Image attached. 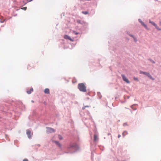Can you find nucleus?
Segmentation results:
<instances>
[{
    "mask_svg": "<svg viewBox=\"0 0 161 161\" xmlns=\"http://www.w3.org/2000/svg\"><path fill=\"white\" fill-rule=\"evenodd\" d=\"M71 41H73V40H72V39H71Z\"/></svg>",
    "mask_w": 161,
    "mask_h": 161,
    "instance_id": "nucleus-28",
    "label": "nucleus"
},
{
    "mask_svg": "<svg viewBox=\"0 0 161 161\" xmlns=\"http://www.w3.org/2000/svg\"><path fill=\"white\" fill-rule=\"evenodd\" d=\"M53 142L55 143L58 146L60 147L61 145L59 142L57 141H53Z\"/></svg>",
    "mask_w": 161,
    "mask_h": 161,
    "instance_id": "nucleus-9",
    "label": "nucleus"
},
{
    "mask_svg": "<svg viewBox=\"0 0 161 161\" xmlns=\"http://www.w3.org/2000/svg\"><path fill=\"white\" fill-rule=\"evenodd\" d=\"M134 79L135 80H138V78H137L134 77Z\"/></svg>",
    "mask_w": 161,
    "mask_h": 161,
    "instance_id": "nucleus-21",
    "label": "nucleus"
},
{
    "mask_svg": "<svg viewBox=\"0 0 161 161\" xmlns=\"http://www.w3.org/2000/svg\"><path fill=\"white\" fill-rule=\"evenodd\" d=\"M147 76H148L150 79L152 80H154V79L152 77V76L150 75L149 73V75H148Z\"/></svg>",
    "mask_w": 161,
    "mask_h": 161,
    "instance_id": "nucleus-14",
    "label": "nucleus"
},
{
    "mask_svg": "<svg viewBox=\"0 0 161 161\" xmlns=\"http://www.w3.org/2000/svg\"><path fill=\"white\" fill-rule=\"evenodd\" d=\"M120 135H118V137L119 138L120 137Z\"/></svg>",
    "mask_w": 161,
    "mask_h": 161,
    "instance_id": "nucleus-25",
    "label": "nucleus"
},
{
    "mask_svg": "<svg viewBox=\"0 0 161 161\" xmlns=\"http://www.w3.org/2000/svg\"><path fill=\"white\" fill-rule=\"evenodd\" d=\"M71 149L72 148H73V147L71 146Z\"/></svg>",
    "mask_w": 161,
    "mask_h": 161,
    "instance_id": "nucleus-27",
    "label": "nucleus"
},
{
    "mask_svg": "<svg viewBox=\"0 0 161 161\" xmlns=\"http://www.w3.org/2000/svg\"><path fill=\"white\" fill-rule=\"evenodd\" d=\"M44 92L45 94H49V90L48 88H46L44 90Z\"/></svg>",
    "mask_w": 161,
    "mask_h": 161,
    "instance_id": "nucleus-8",
    "label": "nucleus"
},
{
    "mask_svg": "<svg viewBox=\"0 0 161 161\" xmlns=\"http://www.w3.org/2000/svg\"><path fill=\"white\" fill-rule=\"evenodd\" d=\"M89 107V106H85L83 107L82 108V109H83V110H84V109H85L86 108V107Z\"/></svg>",
    "mask_w": 161,
    "mask_h": 161,
    "instance_id": "nucleus-17",
    "label": "nucleus"
},
{
    "mask_svg": "<svg viewBox=\"0 0 161 161\" xmlns=\"http://www.w3.org/2000/svg\"><path fill=\"white\" fill-rule=\"evenodd\" d=\"M64 38L65 39H68L69 40H70V38L69 36H68L67 35H65L64 37Z\"/></svg>",
    "mask_w": 161,
    "mask_h": 161,
    "instance_id": "nucleus-13",
    "label": "nucleus"
},
{
    "mask_svg": "<svg viewBox=\"0 0 161 161\" xmlns=\"http://www.w3.org/2000/svg\"><path fill=\"white\" fill-rule=\"evenodd\" d=\"M133 39H134V41L135 42H137V39H136V37H133Z\"/></svg>",
    "mask_w": 161,
    "mask_h": 161,
    "instance_id": "nucleus-19",
    "label": "nucleus"
},
{
    "mask_svg": "<svg viewBox=\"0 0 161 161\" xmlns=\"http://www.w3.org/2000/svg\"><path fill=\"white\" fill-rule=\"evenodd\" d=\"M149 22L150 23H151L153 25V26H154L155 28L158 30H161V29H159L158 28V26H157V25H156V24L154 22H152L151 20H149Z\"/></svg>",
    "mask_w": 161,
    "mask_h": 161,
    "instance_id": "nucleus-3",
    "label": "nucleus"
},
{
    "mask_svg": "<svg viewBox=\"0 0 161 161\" xmlns=\"http://www.w3.org/2000/svg\"><path fill=\"white\" fill-rule=\"evenodd\" d=\"M33 91V88H31L30 89L29 91H27V93L28 94H30Z\"/></svg>",
    "mask_w": 161,
    "mask_h": 161,
    "instance_id": "nucleus-11",
    "label": "nucleus"
},
{
    "mask_svg": "<svg viewBox=\"0 0 161 161\" xmlns=\"http://www.w3.org/2000/svg\"><path fill=\"white\" fill-rule=\"evenodd\" d=\"M31 131L30 130H27V132H26V134H27V135L28 136V137L29 138H30L31 137Z\"/></svg>",
    "mask_w": 161,
    "mask_h": 161,
    "instance_id": "nucleus-6",
    "label": "nucleus"
},
{
    "mask_svg": "<svg viewBox=\"0 0 161 161\" xmlns=\"http://www.w3.org/2000/svg\"><path fill=\"white\" fill-rule=\"evenodd\" d=\"M77 22L78 23L81 24L83 25H85L86 24L85 21L80 20H77Z\"/></svg>",
    "mask_w": 161,
    "mask_h": 161,
    "instance_id": "nucleus-5",
    "label": "nucleus"
},
{
    "mask_svg": "<svg viewBox=\"0 0 161 161\" xmlns=\"http://www.w3.org/2000/svg\"><path fill=\"white\" fill-rule=\"evenodd\" d=\"M130 35V36H131V37H133H133H134V36L132 35Z\"/></svg>",
    "mask_w": 161,
    "mask_h": 161,
    "instance_id": "nucleus-24",
    "label": "nucleus"
},
{
    "mask_svg": "<svg viewBox=\"0 0 161 161\" xmlns=\"http://www.w3.org/2000/svg\"><path fill=\"white\" fill-rule=\"evenodd\" d=\"M152 62L153 63H155V62L153 61H152Z\"/></svg>",
    "mask_w": 161,
    "mask_h": 161,
    "instance_id": "nucleus-26",
    "label": "nucleus"
},
{
    "mask_svg": "<svg viewBox=\"0 0 161 161\" xmlns=\"http://www.w3.org/2000/svg\"><path fill=\"white\" fill-rule=\"evenodd\" d=\"M58 138L60 140H62L63 139L62 136L60 135H58Z\"/></svg>",
    "mask_w": 161,
    "mask_h": 161,
    "instance_id": "nucleus-16",
    "label": "nucleus"
},
{
    "mask_svg": "<svg viewBox=\"0 0 161 161\" xmlns=\"http://www.w3.org/2000/svg\"><path fill=\"white\" fill-rule=\"evenodd\" d=\"M26 8H27L26 7H24V8H22V9H24V10H26Z\"/></svg>",
    "mask_w": 161,
    "mask_h": 161,
    "instance_id": "nucleus-22",
    "label": "nucleus"
},
{
    "mask_svg": "<svg viewBox=\"0 0 161 161\" xmlns=\"http://www.w3.org/2000/svg\"><path fill=\"white\" fill-rule=\"evenodd\" d=\"M140 73L143 74L147 76L148 75H149V73H148V72H143L142 71H140Z\"/></svg>",
    "mask_w": 161,
    "mask_h": 161,
    "instance_id": "nucleus-12",
    "label": "nucleus"
},
{
    "mask_svg": "<svg viewBox=\"0 0 161 161\" xmlns=\"http://www.w3.org/2000/svg\"><path fill=\"white\" fill-rule=\"evenodd\" d=\"M78 87L80 91L86 92V87L83 83H79L78 84Z\"/></svg>",
    "mask_w": 161,
    "mask_h": 161,
    "instance_id": "nucleus-1",
    "label": "nucleus"
},
{
    "mask_svg": "<svg viewBox=\"0 0 161 161\" xmlns=\"http://www.w3.org/2000/svg\"><path fill=\"white\" fill-rule=\"evenodd\" d=\"M82 13L85 14H88V12L87 11H82Z\"/></svg>",
    "mask_w": 161,
    "mask_h": 161,
    "instance_id": "nucleus-15",
    "label": "nucleus"
},
{
    "mask_svg": "<svg viewBox=\"0 0 161 161\" xmlns=\"http://www.w3.org/2000/svg\"><path fill=\"white\" fill-rule=\"evenodd\" d=\"M121 76L123 80L125 81L126 83H130V81L128 80V79L126 78V77L124 75L122 74Z\"/></svg>",
    "mask_w": 161,
    "mask_h": 161,
    "instance_id": "nucleus-2",
    "label": "nucleus"
},
{
    "mask_svg": "<svg viewBox=\"0 0 161 161\" xmlns=\"http://www.w3.org/2000/svg\"><path fill=\"white\" fill-rule=\"evenodd\" d=\"M31 67L30 65L29 64L27 65V68L28 69H31V68H30Z\"/></svg>",
    "mask_w": 161,
    "mask_h": 161,
    "instance_id": "nucleus-18",
    "label": "nucleus"
},
{
    "mask_svg": "<svg viewBox=\"0 0 161 161\" xmlns=\"http://www.w3.org/2000/svg\"><path fill=\"white\" fill-rule=\"evenodd\" d=\"M73 33L75 35H77L78 34V33L74 31L73 32Z\"/></svg>",
    "mask_w": 161,
    "mask_h": 161,
    "instance_id": "nucleus-20",
    "label": "nucleus"
},
{
    "mask_svg": "<svg viewBox=\"0 0 161 161\" xmlns=\"http://www.w3.org/2000/svg\"><path fill=\"white\" fill-rule=\"evenodd\" d=\"M23 161H28V160L27 159H24L23 160Z\"/></svg>",
    "mask_w": 161,
    "mask_h": 161,
    "instance_id": "nucleus-23",
    "label": "nucleus"
},
{
    "mask_svg": "<svg viewBox=\"0 0 161 161\" xmlns=\"http://www.w3.org/2000/svg\"><path fill=\"white\" fill-rule=\"evenodd\" d=\"M98 139L97 136L96 134H94V141H96Z\"/></svg>",
    "mask_w": 161,
    "mask_h": 161,
    "instance_id": "nucleus-10",
    "label": "nucleus"
},
{
    "mask_svg": "<svg viewBox=\"0 0 161 161\" xmlns=\"http://www.w3.org/2000/svg\"><path fill=\"white\" fill-rule=\"evenodd\" d=\"M47 131L48 133H52L55 132V130L51 128H48L47 129Z\"/></svg>",
    "mask_w": 161,
    "mask_h": 161,
    "instance_id": "nucleus-4",
    "label": "nucleus"
},
{
    "mask_svg": "<svg viewBox=\"0 0 161 161\" xmlns=\"http://www.w3.org/2000/svg\"><path fill=\"white\" fill-rule=\"evenodd\" d=\"M139 21L141 23V24L142 25H143L146 29H147V25H145L140 19H139Z\"/></svg>",
    "mask_w": 161,
    "mask_h": 161,
    "instance_id": "nucleus-7",
    "label": "nucleus"
}]
</instances>
